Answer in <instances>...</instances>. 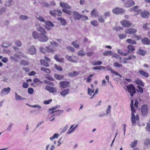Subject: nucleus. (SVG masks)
<instances>
[{
  "mask_svg": "<svg viewBox=\"0 0 150 150\" xmlns=\"http://www.w3.org/2000/svg\"><path fill=\"white\" fill-rule=\"evenodd\" d=\"M38 30L41 32V34L38 38L39 40L41 42H46L48 40V38L45 34L46 33L45 29L42 27L38 25L37 27Z\"/></svg>",
  "mask_w": 150,
  "mask_h": 150,
  "instance_id": "nucleus-1",
  "label": "nucleus"
},
{
  "mask_svg": "<svg viewBox=\"0 0 150 150\" xmlns=\"http://www.w3.org/2000/svg\"><path fill=\"white\" fill-rule=\"evenodd\" d=\"M131 115L132 125L135 126L136 125V121L138 120L139 119V115L137 114H136V115H135V114H134L133 113H131Z\"/></svg>",
  "mask_w": 150,
  "mask_h": 150,
  "instance_id": "nucleus-2",
  "label": "nucleus"
},
{
  "mask_svg": "<svg viewBox=\"0 0 150 150\" xmlns=\"http://www.w3.org/2000/svg\"><path fill=\"white\" fill-rule=\"evenodd\" d=\"M128 91L130 94H135L136 92V89L134 85L131 83L127 86Z\"/></svg>",
  "mask_w": 150,
  "mask_h": 150,
  "instance_id": "nucleus-3",
  "label": "nucleus"
},
{
  "mask_svg": "<svg viewBox=\"0 0 150 150\" xmlns=\"http://www.w3.org/2000/svg\"><path fill=\"white\" fill-rule=\"evenodd\" d=\"M141 112L142 115L144 116L147 115L148 113V108L146 105H144L141 108Z\"/></svg>",
  "mask_w": 150,
  "mask_h": 150,
  "instance_id": "nucleus-4",
  "label": "nucleus"
},
{
  "mask_svg": "<svg viewBox=\"0 0 150 150\" xmlns=\"http://www.w3.org/2000/svg\"><path fill=\"white\" fill-rule=\"evenodd\" d=\"M120 23L121 25L125 27H129L132 25L130 21L126 20L122 21Z\"/></svg>",
  "mask_w": 150,
  "mask_h": 150,
  "instance_id": "nucleus-5",
  "label": "nucleus"
},
{
  "mask_svg": "<svg viewBox=\"0 0 150 150\" xmlns=\"http://www.w3.org/2000/svg\"><path fill=\"white\" fill-rule=\"evenodd\" d=\"M45 24L46 25L45 27L48 30H51V27H53L54 26V24L50 21H46Z\"/></svg>",
  "mask_w": 150,
  "mask_h": 150,
  "instance_id": "nucleus-6",
  "label": "nucleus"
},
{
  "mask_svg": "<svg viewBox=\"0 0 150 150\" xmlns=\"http://www.w3.org/2000/svg\"><path fill=\"white\" fill-rule=\"evenodd\" d=\"M124 9L119 8H116L112 10L113 13L115 14L122 13H124Z\"/></svg>",
  "mask_w": 150,
  "mask_h": 150,
  "instance_id": "nucleus-7",
  "label": "nucleus"
},
{
  "mask_svg": "<svg viewBox=\"0 0 150 150\" xmlns=\"http://www.w3.org/2000/svg\"><path fill=\"white\" fill-rule=\"evenodd\" d=\"M81 14L77 12L74 11L73 12V16L75 20H80L81 18Z\"/></svg>",
  "mask_w": 150,
  "mask_h": 150,
  "instance_id": "nucleus-8",
  "label": "nucleus"
},
{
  "mask_svg": "<svg viewBox=\"0 0 150 150\" xmlns=\"http://www.w3.org/2000/svg\"><path fill=\"white\" fill-rule=\"evenodd\" d=\"M36 49L34 45H32L28 49V52L31 55L36 54Z\"/></svg>",
  "mask_w": 150,
  "mask_h": 150,
  "instance_id": "nucleus-9",
  "label": "nucleus"
},
{
  "mask_svg": "<svg viewBox=\"0 0 150 150\" xmlns=\"http://www.w3.org/2000/svg\"><path fill=\"white\" fill-rule=\"evenodd\" d=\"M63 112L64 110H58L55 111H53L51 112H49L50 114L54 113V115L52 116V117H53L54 116L59 115L61 113H62Z\"/></svg>",
  "mask_w": 150,
  "mask_h": 150,
  "instance_id": "nucleus-10",
  "label": "nucleus"
},
{
  "mask_svg": "<svg viewBox=\"0 0 150 150\" xmlns=\"http://www.w3.org/2000/svg\"><path fill=\"white\" fill-rule=\"evenodd\" d=\"M127 48L128 50V52L129 53L134 54V51L135 50L134 47L132 45H129L127 46Z\"/></svg>",
  "mask_w": 150,
  "mask_h": 150,
  "instance_id": "nucleus-11",
  "label": "nucleus"
},
{
  "mask_svg": "<svg viewBox=\"0 0 150 150\" xmlns=\"http://www.w3.org/2000/svg\"><path fill=\"white\" fill-rule=\"evenodd\" d=\"M137 32L136 29L132 28H128L125 30V33L131 34H135Z\"/></svg>",
  "mask_w": 150,
  "mask_h": 150,
  "instance_id": "nucleus-12",
  "label": "nucleus"
},
{
  "mask_svg": "<svg viewBox=\"0 0 150 150\" xmlns=\"http://www.w3.org/2000/svg\"><path fill=\"white\" fill-rule=\"evenodd\" d=\"M45 89L52 93L55 92L57 91V90L55 88L49 86H46L45 87Z\"/></svg>",
  "mask_w": 150,
  "mask_h": 150,
  "instance_id": "nucleus-13",
  "label": "nucleus"
},
{
  "mask_svg": "<svg viewBox=\"0 0 150 150\" xmlns=\"http://www.w3.org/2000/svg\"><path fill=\"white\" fill-rule=\"evenodd\" d=\"M70 82L68 81H62L59 83V84L62 88L67 87Z\"/></svg>",
  "mask_w": 150,
  "mask_h": 150,
  "instance_id": "nucleus-14",
  "label": "nucleus"
},
{
  "mask_svg": "<svg viewBox=\"0 0 150 150\" xmlns=\"http://www.w3.org/2000/svg\"><path fill=\"white\" fill-rule=\"evenodd\" d=\"M142 42L144 45H150V40L146 38L142 39Z\"/></svg>",
  "mask_w": 150,
  "mask_h": 150,
  "instance_id": "nucleus-15",
  "label": "nucleus"
},
{
  "mask_svg": "<svg viewBox=\"0 0 150 150\" xmlns=\"http://www.w3.org/2000/svg\"><path fill=\"white\" fill-rule=\"evenodd\" d=\"M135 4L134 1L132 0H129L125 4V5L126 7H129Z\"/></svg>",
  "mask_w": 150,
  "mask_h": 150,
  "instance_id": "nucleus-16",
  "label": "nucleus"
},
{
  "mask_svg": "<svg viewBox=\"0 0 150 150\" xmlns=\"http://www.w3.org/2000/svg\"><path fill=\"white\" fill-rule=\"evenodd\" d=\"M57 20L60 21L62 25L65 26L67 24L66 20L63 18H57Z\"/></svg>",
  "mask_w": 150,
  "mask_h": 150,
  "instance_id": "nucleus-17",
  "label": "nucleus"
},
{
  "mask_svg": "<svg viewBox=\"0 0 150 150\" xmlns=\"http://www.w3.org/2000/svg\"><path fill=\"white\" fill-rule=\"evenodd\" d=\"M65 57L69 61L72 62L74 63H76L77 62V61L76 59H73L72 57L71 56L66 55Z\"/></svg>",
  "mask_w": 150,
  "mask_h": 150,
  "instance_id": "nucleus-18",
  "label": "nucleus"
},
{
  "mask_svg": "<svg viewBox=\"0 0 150 150\" xmlns=\"http://www.w3.org/2000/svg\"><path fill=\"white\" fill-rule=\"evenodd\" d=\"M91 16H94L95 17H97L98 16V13L97 11L96 8L93 9L91 13Z\"/></svg>",
  "mask_w": 150,
  "mask_h": 150,
  "instance_id": "nucleus-19",
  "label": "nucleus"
},
{
  "mask_svg": "<svg viewBox=\"0 0 150 150\" xmlns=\"http://www.w3.org/2000/svg\"><path fill=\"white\" fill-rule=\"evenodd\" d=\"M11 45L12 44L11 43L6 41H5L2 43L1 45L3 47L7 48L8 47Z\"/></svg>",
  "mask_w": 150,
  "mask_h": 150,
  "instance_id": "nucleus-20",
  "label": "nucleus"
},
{
  "mask_svg": "<svg viewBox=\"0 0 150 150\" xmlns=\"http://www.w3.org/2000/svg\"><path fill=\"white\" fill-rule=\"evenodd\" d=\"M60 6L62 8H65L70 9L71 8L70 6L64 2H60Z\"/></svg>",
  "mask_w": 150,
  "mask_h": 150,
  "instance_id": "nucleus-21",
  "label": "nucleus"
},
{
  "mask_svg": "<svg viewBox=\"0 0 150 150\" xmlns=\"http://www.w3.org/2000/svg\"><path fill=\"white\" fill-rule=\"evenodd\" d=\"M12 0H7L4 2L5 6H10L12 4Z\"/></svg>",
  "mask_w": 150,
  "mask_h": 150,
  "instance_id": "nucleus-22",
  "label": "nucleus"
},
{
  "mask_svg": "<svg viewBox=\"0 0 150 150\" xmlns=\"http://www.w3.org/2000/svg\"><path fill=\"white\" fill-rule=\"evenodd\" d=\"M139 54L142 56H144L146 53V51L141 49H139L137 52Z\"/></svg>",
  "mask_w": 150,
  "mask_h": 150,
  "instance_id": "nucleus-23",
  "label": "nucleus"
},
{
  "mask_svg": "<svg viewBox=\"0 0 150 150\" xmlns=\"http://www.w3.org/2000/svg\"><path fill=\"white\" fill-rule=\"evenodd\" d=\"M139 73L146 77L147 78L149 77L148 74L144 71L140 70L139 71Z\"/></svg>",
  "mask_w": 150,
  "mask_h": 150,
  "instance_id": "nucleus-24",
  "label": "nucleus"
},
{
  "mask_svg": "<svg viewBox=\"0 0 150 150\" xmlns=\"http://www.w3.org/2000/svg\"><path fill=\"white\" fill-rule=\"evenodd\" d=\"M40 63L42 65L45 67H48L49 66L48 63L44 59L40 60Z\"/></svg>",
  "mask_w": 150,
  "mask_h": 150,
  "instance_id": "nucleus-25",
  "label": "nucleus"
},
{
  "mask_svg": "<svg viewBox=\"0 0 150 150\" xmlns=\"http://www.w3.org/2000/svg\"><path fill=\"white\" fill-rule=\"evenodd\" d=\"M135 82L138 86H140L142 87L144 86V83L141 80H137L135 81Z\"/></svg>",
  "mask_w": 150,
  "mask_h": 150,
  "instance_id": "nucleus-26",
  "label": "nucleus"
},
{
  "mask_svg": "<svg viewBox=\"0 0 150 150\" xmlns=\"http://www.w3.org/2000/svg\"><path fill=\"white\" fill-rule=\"evenodd\" d=\"M79 74V72L77 71H74L72 72L69 73L68 75L69 76L71 77H73L78 75Z\"/></svg>",
  "mask_w": 150,
  "mask_h": 150,
  "instance_id": "nucleus-27",
  "label": "nucleus"
},
{
  "mask_svg": "<svg viewBox=\"0 0 150 150\" xmlns=\"http://www.w3.org/2000/svg\"><path fill=\"white\" fill-rule=\"evenodd\" d=\"M11 90V88L10 87H8L4 88L1 91V93H9Z\"/></svg>",
  "mask_w": 150,
  "mask_h": 150,
  "instance_id": "nucleus-28",
  "label": "nucleus"
},
{
  "mask_svg": "<svg viewBox=\"0 0 150 150\" xmlns=\"http://www.w3.org/2000/svg\"><path fill=\"white\" fill-rule=\"evenodd\" d=\"M113 54L112 52L111 51H106L103 53V55L105 56H112Z\"/></svg>",
  "mask_w": 150,
  "mask_h": 150,
  "instance_id": "nucleus-29",
  "label": "nucleus"
},
{
  "mask_svg": "<svg viewBox=\"0 0 150 150\" xmlns=\"http://www.w3.org/2000/svg\"><path fill=\"white\" fill-rule=\"evenodd\" d=\"M149 14V13L146 11H144L141 13V15L143 18H146Z\"/></svg>",
  "mask_w": 150,
  "mask_h": 150,
  "instance_id": "nucleus-30",
  "label": "nucleus"
},
{
  "mask_svg": "<svg viewBox=\"0 0 150 150\" xmlns=\"http://www.w3.org/2000/svg\"><path fill=\"white\" fill-rule=\"evenodd\" d=\"M54 78L58 80H61L63 78L62 76L57 74H54Z\"/></svg>",
  "mask_w": 150,
  "mask_h": 150,
  "instance_id": "nucleus-31",
  "label": "nucleus"
},
{
  "mask_svg": "<svg viewBox=\"0 0 150 150\" xmlns=\"http://www.w3.org/2000/svg\"><path fill=\"white\" fill-rule=\"evenodd\" d=\"M126 42L132 44H136L137 43V42L135 40L130 39H127L126 40Z\"/></svg>",
  "mask_w": 150,
  "mask_h": 150,
  "instance_id": "nucleus-32",
  "label": "nucleus"
},
{
  "mask_svg": "<svg viewBox=\"0 0 150 150\" xmlns=\"http://www.w3.org/2000/svg\"><path fill=\"white\" fill-rule=\"evenodd\" d=\"M32 36L35 39H37L39 38V36L38 33L35 31H33L32 33Z\"/></svg>",
  "mask_w": 150,
  "mask_h": 150,
  "instance_id": "nucleus-33",
  "label": "nucleus"
},
{
  "mask_svg": "<svg viewBox=\"0 0 150 150\" xmlns=\"http://www.w3.org/2000/svg\"><path fill=\"white\" fill-rule=\"evenodd\" d=\"M15 98L16 100H22L26 99L25 98L21 97L18 94H15Z\"/></svg>",
  "mask_w": 150,
  "mask_h": 150,
  "instance_id": "nucleus-34",
  "label": "nucleus"
},
{
  "mask_svg": "<svg viewBox=\"0 0 150 150\" xmlns=\"http://www.w3.org/2000/svg\"><path fill=\"white\" fill-rule=\"evenodd\" d=\"M55 4H56L54 3H53V4H49L47 3H46L44 2H43L42 3V5L47 7H49L51 5V4L55 5Z\"/></svg>",
  "mask_w": 150,
  "mask_h": 150,
  "instance_id": "nucleus-35",
  "label": "nucleus"
},
{
  "mask_svg": "<svg viewBox=\"0 0 150 150\" xmlns=\"http://www.w3.org/2000/svg\"><path fill=\"white\" fill-rule=\"evenodd\" d=\"M143 28L146 30L150 29V23H145L143 25Z\"/></svg>",
  "mask_w": 150,
  "mask_h": 150,
  "instance_id": "nucleus-36",
  "label": "nucleus"
},
{
  "mask_svg": "<svg viewBox=\"0 0 150 150\" xmlns=\"http://www.w3.org/2000/svg\"><path fill=\"white\" fill-rule=\"evenodd\" d=\"M40 69L41 71H43L47 73H50L51 72L50 70L49 69L41 67Z\"/></svg>",
  "mask_w": 150,
  "mask_h": 150,
  "instance_id": "nucleus-37",
  "label": "nucleus"
},
{
  "mask_svg": "<svg viewBox=\"0 0 150 150\" xmlns=\"http://www.w3.org/2000/svg\"><path fill=\"white\" fill-rule=\"evenodd\" d=\"M46 50L48 53H53L54 52V50L52 48H50L48 47H46Z\"/></svg>",
  "mask_w": 150,
  "mask_h": 150,
  "instance_id": "nucleus-38",
  "label": "nucleus"
},
{
  "mask_svg": "<svg viewBox=\"0 0 150 150\" xmlns=\"http://www.w3.org/2000/svg\"><path fill=\"white\" fill-rule=\"evenodd\" d=\"M19 18L22 21L26 20L28 19V17L25 15H21L19 16Z\"/></svg>",
  "mask_w": 150,
  "mask_h": 150,
  "instance_id": "nucleus-39",
  "label": "nucleus"
},
{
  "mask_svg": "<svg viewBox=\"0 0 150 150\" xmlns=\"http://www.w3.org/2000/svg\"><path fill=\"white\" fill-rule=\"evenodd\" d=\"M13 125V123L12 122H10V123H9L6 131H8V132H10L11 131V127Z\"/></svg>",
  "mask_w": 150,
  "mask_h": 150,
  "instance_id": "nucleus-40",
  "label": "nucleus"
},
{
  "mask_svg": "<svg viewBox=\"0 0 150 150\" xmlns=\"http://www.w3.org/2000/svg\"><path fill=\"white\" fill-rule=\"evenodd\" d=\"M50 44L55 47H58L59 46V45L55 41H53L50 42Z\"/></svg>",
  "mask_w": 150,
  "mask_h": 150,
  "instance_id": "nucleus-41",
  "label": "nucleus"
},
{
  "mask_svg": "<svg viewBox=\"0 0 150 150\" xmlns=\"http://www.w3.org/2000/svg\"><path fill=\"white\" fill-rule=\"evenodd\" d=\"M91 23L94 26L97 27L98 25V22L96 20L91 21Z\"/></svg>",
  "mask_w": 150,
  "mask_h": 150,
  "instance_id": "nucleus-42",
  "label": "nucleus"
},
{
  "mask_svg": "<svg viewBox=\"0 0 150 150\" xmlns=\"http://www.w3.org/2000/svg\"><path fill=\"white\" fill-rule=\"evenodd\" d=\"M62 10L64 12L69 15H71L72 14L71 12V11L65 8H63Z\"/></svg>",
  "mask_w": 150,
  "mask_h": 150,
  "instance_id": "nucleus-43",
  "label": "nucleus"
},
{
  "mask_svg": "<svg viewBox=\"0 0 150 150\" xmlns=\"http://www.w3.org/2000/svg\"><path fill=\"white\" fill-rule=\"evenodd\" d=\"M54 67L58 71H62V67L60 66L57 65L56 64H54Z\"/></svg>",
  "mask_w": 150,
  "mask_h": 150,
  "instance_id": "nucleus-44",
  "label": "nucleus"
},
{
  "mask_svg": "<svg viewBox=\"0 0 150 150\" xmlns=\"http://www.w3.org/2000/svg\"><path fill=\"white\" fill-rule=\"evenodd\" d=\"M98 20L100 23H104L105 22L102 16H98Z\"/></svg>",
  "mask_w": 150,
  "mask_h": 150,
  "instance_id": "nucleus-45",
  "label": "nucleus"
},
{
  "mask_svg": "<svg viewBox=\"0 0 150 150\" xmlns=\"http://www.w3.org/2000/svg\"><path fill=\"white\" fill-rule=\"evenodd\" d=\"M44 82L46 84L50 85L52 86H54V84L53 83L50 81L45 80H44Z\"/></svg>",
  "mask_w": 150,
  "mask_h": 150,
  "instance_id": "nucleus-46",
  "label": "nucleus"
},
{
  "mask_svg": "<svg viewBox=\"0 0 150 150\" xmlns=\"http://www.w3.org/2000/svg\"><path fill=\"white\" fill-rule=\"evenodd\" d=\"M46 78L49 80L53 81L54 79L49 74H47L45 76Z\"/></svg>",
  "mask_w": 150,
  "mask_h": 150,
  "instance_id": "nucleus-47",
  "label": "nucleus"
},
{
  "mask_svg": "<svg viewBox=\"0 0 150 150\" xmlns=\"http://www.w3.org/2000/svg\"><path fill=\"white\" fill-rule=\"evenodd\" d=\"M56 10H50V14L53 16H56Z\"/></svg>",
  "mask_w": 150,
  "mask_h": 150,
  "instance_id": "nucleus-48",
  "label": "nucleus"
},
{
  "mask_svg": "<svg viewBox=\"0 0 150 150\" xmlns=\"http://www.w3.org/2000/svg\"><path fill=\"white\" fill-rule=\"evenodd\" d=\"M102 64V62L100 61H96L92 63L93 65L94 66L101 65Z\"/></svg>",
  "mask_w": 150,
  "mask_h": 150,
  "instance_id": "nucleus-49",
  "label": "nucleus"
},
{
  "mask_svg": "<svg viewBox=\"0 0 150 150\" xmlns=\"http://www.w3.org/2000/svg\"><path fill=\"white\" fill-rule=\"evenodd\" d=\"M144 143L145 145L150 144V139L148 138L146 139L144 141Z\"/></svg>",
  "mask_w": 150,
  "mask_h": 150,
  "instance_id": "nucleus-50",
  "label": "nucleus"
},
{
  "mask_svg": "<svg viewBox=\"0 0 150 150\" xmlns=\"http://www.w3.org/2000/svg\"><path fill=\"white\" fill-rule=\"evenodd\" d=\"M137 141L135 140L131 143L130 144V146H131L132 148H133L135 146L137 145Z\"/></svg>",
  "mask_w": 150,
  "mask_h": 150,
  "instance_id": "nucleus-51",
  "label": "nucleus"
},
{
  "mask_svg": "<svg viewBox=\"0 0 150 150\" xmlns=\"http://www.w3.org/2000/svg\"><path fill=\"white\" fill-rule=\"evenodd\" d=\"M21 64L24 65H27L29 64V63L28 62L23 60H21Z\"/></svg>",
  "mask_w": 150,
  "mask_h": 150,
  "instance_id": "nucleus-52",
  "label": "nucleus"
},
{
  "mask_svg": "<svg viewBox=\"0 0 150 150\" xmlns=\"http://www.w3.org/2000/svg\"><path fill=\"white\" fill-rule=\"evenodd\" d=\"M136 58L135 56L133 55H132L130 56H129L128 57L126 58L125 59L126 60H129L132 59H135Z\"/></svg>",
  "mask_w": 150,
  "mask_h": 150,
  "instance_id": "nucleus-53",
  "label": "nucleus"
},
{
  "mask_svg": "<svg viewBox=\"0 0 150 150\" xmlns=\"http://www.w3.org/2000/svg\"><path fill=\"white\" fill-rule=\"evenodd\" d=\"M105 67L102 66H100L99 67H93V69L95 70H100L102 69H105Z\"/></svg>",
  "mask_w": 150,
  "mask_h": 150,
  "instance_id": "nucleus-54",
  "label": "nucleus"
},
{
  "mask_svg": "<svg viewBox=\"0 0 150 150\" xmlns=\"http://www.w3.org/2000/svg\"><path fill=\"white\" fill-rule=\"evenodd\" d=\"M69 89L67 88L60 92V94H68L69 92Z\"/></svg>",
  "mask_w": 150,
  "mask_h": 150,
  "instance_id": "nucleus-55",
  "label": "nucleus"
},
{
  "mask_svg": "<svg viewBox=\"0 0 150 150\" xmlns=\"http://www.w3.org/2000/svg\"><path fill=\"white\" fill-rule=\"evenodd\" d=\"M146 129L147 131L150 132V121H149L147 124L146 127Z\"/></svg>",
  "mask_w": 150,
  "mask_h": 150,
  "instance_id": "nucleus-56",
  "label": "nucleus"
},
{
  "mask_svg": "<svg viewBox=\"0 0 150 150\" xmlns=\"http://www.w3.org/2000/svg\"><path fill=\"white\" fill-rule=\"evenodd\" d=\"M72 44L76 48H79V45L78 44L76 43V42H73Z\"/></svg>",
  "mask_w": 150,
  "mask_h": 150,
  "instance_id": "nucleus-57",
  "label": "nucleus"
},
{
  "mask_svg": "<svg viewBox=\"0 0 150 150\" xmlns=\"http://www.w3.org/2000/svg\"><path fill=\"white\" fill-rule=\"evenodd\" d=\"M67 49L69 51H70L71 52H74V49L72 47L68 46L67 47Z\"/></svg>",
  "mask_w": 150,
  "mask_h": 150,
  "instance_id": "nucleus-58",
  "label": "nucleus"
},
{
  "mask_svg": "<svg viewBox=\"0 0 150 150\" xmlns=\"http://www.w3.org/2000/svg\"><path fill=\"white\" fill-rule=\"evenodd\" d=\"M78 54L80 56H83L85 55V52L83 51H80L78 52Z\"/></svg>",
  "mask_w": 150,
  "mask_h": 150,
  "instance_id": "nucleus-59",
  "label": "nucleus"
},
{
  "mask_svg": "<svg viewBox=\"0 0 150 150\" xmlns=\"http://www.w3.org/2000/svg\"><path fill=\"white\" fill-rule=\"evenodd\" d=\"M37 18L40 21L45 23L46 21L41 16L37 17Z\"/></svg>",
  "mask_w": 150,
  "mask_h": 150,
  "instance_id": "nucleus-60",
  "label": "nucleus"
},
{
  "mask_svg": "<svg viewBox=\"0 0 150 150\" xmlns=\"http://www.w3.org/2000/svg\"><path fill=\"white\" fill-rule=\"evenodd\" d=\"M81 18L83 21H85L86 20H88V17L87 16H85L81 14Z\"/></svg>",
  "mask_w": 150,
  "mask_h": 150,
  "instance_id": "nucleus-61",
  "label": "nucleus"
},
{
  "mask_svg": "<svg viewBox=\"0 0 150 150\" xmlns=\"http://www.w3.org/2000/svg\"><path fill=\"white\" fill-rule=\"evenodd\" d=\"M56 15L61 16L62 14V13L61 11L58 9H56Z\"/></svg>",
  "mask_w": 150,
  "mask_h": 150,
  "instance_id": "nucleus-62",
  "label": "nucleus"
},
{
  "mask_svg": "<svg viewBox=\"0 0 150 150\" xmlns=\"http://www.w3.org/2000/svg\"><path fill=\"white\" fill-rule=\"evenodd\" d=\"M138 89L137 90V91L138 92H140L141 93H143V88L142 87L139 86H138Z\"/></svg>",
  "mask_w": 150,
  "mask_h": 150,
  "instance_id": "nucleus-63",
  "label": "nucleus"
},
{
  "mask_svg": "<svg viewBox=\"0 0 150 150\" xmlns=\"http://www.w3.org/2000/svg\"><path fill=\"white\" fill-rule=\"evenodd\" d=\"M15 44L18 47H20L22 45L21 43L19 40L16 41Z\"/></svg>",
  "mask_w": 150,
  "mask_h": 150,
  "instance_id": "nucleus-64",
  "label": "nucleus"
}]
</instances>
